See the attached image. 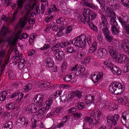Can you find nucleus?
<instances>
[{"label":"nucleus","mask_w":129,"mask_h":129,"mask_svg":"<svg viewBox=\"0 0 129 129\" xmlns=\"http://www.w3.org/2000/svg\"><path fill=\"white\" fill-rule=\"evenodd\" d=\"M125 86L118 82L112 83L109 87L111 93L118 95L121 94L124 90Z\"/></svg>","instance_id":"f257e3e1"},{"label":"nucleus","mask_w":129,"mask_h":129,"mask_svg":"<svg viewBox=\"0 0 129 129\" xmlns=\"http://www.w3.org/2000/svg\"><path fill=\"white\" fill-rule=\"evenodd\" d=\"M101 19L102 21L100 23V28L102 30L103 33L105 36L109 35L110 34V32L108 29V21L104 15H102Z\"/></svg>","instance_id":"f03ea898"},{"label":"nucleus","mask_w":129,"mask_h":129,"mask_svg":"<svg viewBox=\"0 0 129 129\" xmlns=\"http://www.w3.org/2000/svg\"><path fill=\"white\" fill-rule=\"evenodd\" d=\"M104 64L114 74H116L117 75H120L121 73V70L119 68L113 65L110 62L107 61H105L104 62Z\"/></svg>","instance_id":"7ed1b4c3"},{"label":"nucleus","mask_w":129,"mask_h":129,"mask_svg":"<svg viewBox=\"0 0 129 129\" xmlns=\"http://www.w3.org/2000/svg\"><path fill=\"white\" fill-rule=\"evenodd\" d=\"M81 36H80L74 39V45L79 48L84 47L86 44V39H84L82 41Z\"/></svg>","instance_id":"20e7f679"},{"label":"nucleus","mask_w":129,"mask_h":129,"mask_svg":"<svg viewBox=\"0 0 129 129\" xmlns=\"http://www.w3.org/2000/svg\"><path fill=\"white\" fill-rule=\"evenodd\" d=\"M114 58L116 59L118 63H123L127 65L129 63L128 58L123 54L119 53Z\"/></svg>","instance_id":"39448f33"},{"label":"nucleus","mask_w":129,"mask_h":129,"mask_svg":"<svg viewBox=\"0 0 129 129\" xmlns=\"http://www.w3.org/2000/svg\"><path fill=\"white\" fill-rule=\"evenodd\" d=\"M43 96L41 94H38L35 96L32 101L34 105H43L44 104Z\"/></svg>","instance_id":"423d86ee"},{"label":"nucleus","mask_w":129,"mask_h":129,"mask_svg":"<svg viewBox=\"0 0 129 129\" xmlns=\"http://www.w3.org/2000/svg\"><path fill=\"white\" fill-rule=\"evenodd\" d=\"M108 53L107 51L105 48L100 47L99 48L96 52V55L99 58H105Z\"/></svg>","instance_id":"0eeeda50"},{"label":"nucleus","mask_w":129,"mask_h":129,"mask_svg":"<svg viewBox=\"0 0 129 129\" xmlns=\"http://www.w3.org/2000/svg\"><path fill=\"white\" fill-rule=\"evenodd\" d=\"M119 115L116 114L113 116V115L108 116V122L110 125H112L113 124L114 126L117 125V122L119 118Z\"/></svg>","instance_id":"6e6552de"},{"label":"nucleus","mask_w":129,"mask_h":129,"mask_svg":"<svg viewBox=\"0 0 129 129\" xmlns=\"http://www.w3.org/2000/svg\"><path fill=\"white\" fill-rule=\"evenodd\" d=\"M104 10H106V15L108 17H111V18L110 21L111 20H115V18L116 17L115 13L114 12L112 9H111L110 8H108L107 7H105Z\"/></svg>","instance_id":"1a4fd4ad"},{"label":"nucleus","mask_w":129,"mask_h":129,"mask_svg":"<svg viewBox=\"0 0 129 129\" xmlns=\"http://www.w3.org/2000/svg\"><path fill=\"white\" fill-rule=\"evenodd\" d=\"M110 23L112 25L111 27L112 32L114 35H117L119 33V29L117 27L118 24L115 20L110 21Z\"/></svg>","instance_id":"9d476101"},{"label":"nucleus","mask_w":129,"mask_h":129,"mask_svg":"<svg viewBox=\"0 0 129 129\" xmlns=\"http://www.w3.org/2000/svg\"><path fill=\"white\" fill-rule=\"evenodd\" d=\"M106 48L107 49L110 55L112 56L114 58L117 55H118L119 53L116 49L112 46H107Z\"/></svg>","instance_id":"9b49d317"},{"label":"nucleus","mask_w":129,"mask_h":129,"mask_svg":"<svg viewBox=\"0 0 129 129\" xmlns=\"http://www.w3.org/2000/svg\"><path fill=\"white\" fill-rule=\"evenodd\" d=\"M123 46L121 45L120 47H123L124 51L127 53L129 54V41L126 39H124L122 42Z\"/></svg>","instance_id":"f8f14e48"},{"label":"nucleus","mask_w":129,"mask_h":129,"mask_svg":"<svg viewBox=\"0 0 129 129\" xmlns=\"http://www.w3.org/2000/svg\"><path fill=\"white\" fill-rule=\"evenodd\" d=\"M28 123V121L26 122V119L24 117L21 116L18 118L17 120L16 124L18 126L22 127L24 125H26Z\"/></svg>","instance_id":"ddd939ff"},{"label":"nucleus","mask_w":129,"mask_h":129,"mask_svg":"<svg viewBox=\"0 0 129 129\" xmlns=\"http://www.w3.org/2000/svg\"><path fill=\"white\" fill-rule=\"evenodd\" d=\"M82 92L78 90L75 91H71L70 94L68 95L69 96V99H73L75 96H76L77 97L80 98L82 96L81 94Z\"/></svg>","instance_id":"4468645a"},{"label":"nucleus","mask_w":129,"mask_h":129,"mask_svg":"<svg viewBox=\"0 0 129 129\" xmlns=\"http://www.w3.org/2000/svg\"><path fill=\"white\" fill-rule=\"evenodd\" d=\"M51 105L44 106L45 107H43L40 108L38 112V114L37 115L38 117H40L43 115L45 112L46 110H48Z\"/></svg>","instance_id":"2eb2a0df"},{"label":"nucleus","mask_w":129,"mask_h":129,"mask_svg":"<svg viewBox=\"0 0 129 129\" xmlns=\"http://www.w3.org/2000/svg\"><path fill=\"white\" fill-rule=\"evenodd\" d=\"M85 69V68L84 66L82 65L79 66L75 71L74 73L77 76H79L81 74H82L84 73Z\"/></svg>","instance_id":"dca6fc26"},{"label":"nucleus","mask_w":129,"mask_h":129,"mask_svg":"<svg viewBox=\"0 0 129 129\" xmlns=\"http://www.w3.org/2000/svg\"><path fill=\"white\" fill-rule=\"evenodd\" d=\"M55 55L56 59L59 61H61L64 56L63 52L59 50L57 53H55Z\"/></svg>","instance_id":"f3484780"},{"label":"nucleus","mask_w":129,"mask_h":129,"mask_svg":"<svg viewBox=\"0 0 129 129\" xmlns=\"http://www.w3.org/2000/svg\"><path fill=\"white\" fill-rule=\"evenodd\" d=\"M94 99V96H92L91 94H88L85 98V103L87 104H91L93 103Z\"/></svg>","instance_id":"a211bd4d"},{"label":"nucleus","mask_w":129,"mask_h":129,"mask_svg":"<svg viewBox=\"0 0 129 129\" xmlns=\"http://www.w3.org/2000/svg\"><path fill=\"white\" fill-rule=\"evenodd\" d=\"M26 21L24 18H22L20 19L15 27V29H17L18 28H19L20 29L21 27L22 28H22H23L26 24Z\"/></svg>","instance_id":"6ab92c4d"},{"label":"nucleus","mask_w":129,"mask_h":129,"mask_svg":"<svg viewBox=\"0 0 129 129\" xmlns=\"http://www.w3.org/2000/svg\"><path fill=\"white\" fill-rule=\"evenodd\" d=\"M12 114L11 112H5L2 114V116L6 120H10L12 118Z\"/></svg>","instance_id":"aec40b11"},{"label":"nucleus","mask_w":129,"mask_h":129,"mask_svg":"<svg viewBox=\"0 0 129 129\" xmlns=\"http://www.w3.org/2000/svg\"><path fill=\"white\" fill-rule=\"evenodd\" d=\"M6 108L7 110H12L15 111L19 109L20 107L17 105H6Z\"/></svg>","instance_id":"412c9836"},{"label":"nucleus","mask_w":129,"mask_h":129,"mask_svg":"<svg viewBox=\"0 0 129 129\" xmlns=\"http://www.w3.org/2000/svg\"><path fill=\"white\" fill-rule=\"evenodd\" d=\"M82 3L84 6L88 7L94 9H96L97 7L92 3H89L87 2H82Z\"/></svg>","instance_id":"4be33fe9"},{"label":"nucleus","mask_w":129,"mask_h":129,"mask_svg":"<svg viewBox=\"0 0 129 129\" xmlns=\"http://www.w3.org/2000/svg\"><path fill=\"white\" fill-rule=\"evenodd\" d=\"M7 41L8 42V45H14L16 42L14 39L11 37H8L7 39Z\"/></svg>","instance_id":"5701e85b"},{"label":"nucleus","mask_w":129,"mask_h":129,"mask_svg":"<svg viewBox=\"0 0 129 129\" xmlns=\"http://www.w3.org/2000/svg\"><path fill=\"white\" fill-rule=\"evenodd\" d=\"M101 112L100 111L99 112L97 110H96L94 116L95 121H99L101 118Z\"/></svg>","instance_id":"b1692460"},{"label":"nucleus","mask_w":129,"mask_h":129,"mask_svg":"<svg viewBox=\"0 0 129 129\" xmlns=\"http://www.w3.org/2000/svg\"><path fill=\"white\" fill-rule=\"evenodd\" d=\"M24 0H17V7L16 9H21L23 6V5Z\"/></svg>","instance_id":"393cba45"},{"label":"nucleus","mask_w":129,"mask_h":129,"mask_svg":"<svg viewBox=\"0 0 129 129\" xmlns=\"http://www.w3.org/2000/svg\"><path fill=\"white\" fill-rule=\"evenodd\" d=\"M1 96L0 97V100L3 101L6 99V96L7 95V92L6 91H3L1 92Z\"/></svg>","instance_id":"a878e982"},{"label":"nucleus","mask_w":129,"mask_h":129,"mask_svg":"<svg viewBox=\"0 0 129 129\" xmlns=\"http://www.w3.org/2000/svg\"><path fill=\"white\" fill-rule=\"evenodd\" d=\"M9 31L8 30L6 29L5 27H3L2 29L1 30L0 35L1 36H5L7 33Z\"/></svg>","instance_id":"bb28decb"},{"label":"nucleus","mask_w":129,"mask_h":129,"mask_svg":"<svg viewBox=\"0 0 129 129\" xmlns=\"http://www.w3.org/2000/svg\"><path fill=\"white\" fill-rule=\"evenodd\" d=\"M32 88V84L29 83L27 85V86H25V88L23 89V90L25 92H26L30 90Z\"/></svg>","instance_id":"cd10ccee"},{"label":"nucleus","mask_w":129,"mask_h":129,"mask_svg":"<svg viewBox=\"0 0 129 129\" xmlns=\"http://www.w3.org/2000/svg\"><path fill=\"white\" fill-rule=\"evenodd\" d=\"M54 96L52 95L48 99L46 102V105H51L53 102Z\"/></svg>","instance_id":"c85d7f7f"},{"label":"nucleus","mask_w":129,"mask_h":129,"mask_svg":"<svg viewBox=\"0 0 129 129\" xmlns=\"http://www.w3.org/2000/svg\"><path fill=\"white\" fill-rule=\"evenodd\" d=\"M66 49L67 52L69 53H73L76 51V50L74 49L73 47L71 46H68Z\"/></svg>","instance_id":"c756f323"},{"label":"nucleus","mask_w":129,"mask_h":129,"mask_svg":"<svg viewBox=\"0 0 129 129\" xmlns=\"http://www.w3.org/2000/svg\"><path fill=\"white\" fill-rule=\"evenodd\" d=\"M67 63L66 62H63L61 65V70L62 73H65L66 71Z\"/></svg>","instance_id":"7c9ffc66"},{"label":"nucleus","mask_w":129,"mask_h":129,"mask_svg":"<svg viewBox=\"0 0 129 129\" xmlns=\"http://www.w3.org/2000/svg\"><path fill=\"white\" fill-rule=\"evenodd\" d=\"M13 125L12 122L11 121L6 122L4 124L5 126H6L9 129H11L12 128Z\"/></svg>","instance_id":"2f4dec72"},{"label":"nucleus","mask_w":129,"mask_h":129,"mask_svg":"<svg viewBox=\"0 0 129 129\" xmlns=\"http://www.w3.org/2000/svg\"><path fill=\"white\" fill-rule=\"evenodd\" d=\"M72 77V75H71L68 74L65 76V78H64V79L66 82H69L71 80Z\"/></svg>","instance_id":"473e14b6"},{"label":"nucleus","mask_w":129,"mask_h":129,"mask_svg":"<svg viewBox=\"0 0 129 129\" xmlns=\"http://www.w3.org/2000/svg\"><path fill=\"white\" fill-rule=\"evenodd\" d=\"M84 17V18L85 21L87 23H89L90 22H92V20L91 19L90 17L89 16H86L83 15Z\"/></svg>","instance_id":"72a5a7b5"},{"label":"nucleus","mask_w":129,"mask_h":129,"mask_svg":"<svg viewBox=\"0 0 129 129\" xmlns=\"http://www.w3.org/2000/svg\"><path fill=\"white\" fill-rule=\"evenodd\" d=\"M89 25L91 28L94 31L97 32L98 31V29L96 26L94 25L92 22H90L89 23Z\"/></svg>","instance_id":"f704fd0d"},{"label":"nucleus","mask_w":129,"mask_h":129,"mask_svg":"<svg viewBox=\"0 0 129 129\" xmlns=\"http://www.w3.org/2000/svg\"><path fill=\"white\" fill-rule=\"evenodd\" d=\"M28 34L26 33H23L20 36L19 38L20 39H26L28 37Z\"/></svg>","instance_id":"c9c22d12"},{"label":"nucleus","mask_w":129,"mask_h":129,"mask_svg":"<svg viewBox=\"0 0 129 129\" xmlns=\"http://www.w3.org/2000/svg\"><path fill=\"white\" fill-rule=\"evenodd\" d=\"M1 18L2 20L6 22H10V18L9 17H6L5 15H3L2 16Z\"/></svg>","instance_id":"e433bc0d"},{"label":"nucleus","mask_w":129,"mask_h":129,"mask_svg":"<svg viewBox=\"0 0 129 129\" xmlns=\"http://www.w3.org/2000/svg\"><path fill=\"white\" fill-rule=\"evenodd\" d=\"M103 102H102V103H101V102L99 101H98L96 103V104H98V105H100V104H106L107 105L110 104H112V102H111L110 101H106V102H104L103 103Z\"/></svg>","instance_id":"4c0bfd02"},{"label":"nucleus","mask_w":129,"mask_h":129,"mask_svg":"<svg viewBox=\"0 0 129 129\" xmlns=\"http://www.w3.org/2000/svg\"><path fill=\"white\" fill-rule=\"evenodd\" d=\"M97 15V14L96 13L92 11V12H91V13L89 16H90L91 19L92 20L96 18Z\"/></svg>","instance_id":"58836bf2"},{"label":"nucleus","mask_w":129,"mask_h":129,"mask_svg":"<svg viewBox=\"0 0 129 129\" xmlns=\"http://www.w3.org/2000/svg\"><path fill=\"white\" fill-rule=\"evenodd\" d=\"M25 110L26 111L28 110L29 111V112L30 113H31L34 112V109H32L31 105H28L26 108H25Z\"/></svg>","instance_id":"ea45409f"},{"label":"nucleus","mask_w":129,"mask_h":129,"mask_svg":"<svg viewBox=\"0 0 129 129\" xmlns=\"http://www.w3.org/2000/svg\"><path fill=\"white\" fill-rule=\"evenodd\" d=\"M92 12V11L90 9H87L84 10V13L87 16H89L91 13V12Z\"/></svg>","instance_id":"a19ab883"},{"label":"nucleus","mask_w":129,"mask_h":129,"mask_svg":"<svg viewBox=\"0 0 129 129\" xmlns=\"http://www.w3.org/2000/svg\"><path fill=\"white\" fill-rule=\"evenodd\" d=\"M123 27L127 33H128V34H129V24L127 23L125 24Z\"/></svg>","instance_id":"79ce46f5"},{"label":"nucleus","mask_w":129,"mask_h":129,"mask_svg":"<svg viewBox=\"0 0 129 129\" xmlns=\"http://www.w3.org/2000/svg\"><path fill=\"white\" fill-rule=\"evenodd\" d=\"M17 97L16 99L17 100V98H18L19 100H20L23 97V94L22 92H17Z\"/></svg>","instance_id":"37998d69"},{"label":"nucleus","mask_w":129,"mask_h":129,"mask_svg":"<svg viewBox=\"0 0 129 129\" xmlns=\"http://www.w3.org/2000/svg\"><path fill=\"white\" fill-rule=\"evenodd\" d=\"M118 105H110L109 107V109L111 111H113L115 110H117L118 108Z\"/></svg>","instance_id":"c03bdc74"},{"label":"nucleus","mask_w":129,"mask_h":129,"mask_svg":"<svg viewBox=\"0 0 129 129\" xmlns=\"http://www.w3.org/2000/svg\"><path fill=\"white\" fill-rule=\"evenodd\" d=\"M85 120L86 122H89V125L91 124L93 120L92 119L90 118V117H85Z\"/></svg>","instance_id":"a18cd8bd"},{"label":"nucleus","mask_w":129,"mask_h":129,"mask_svg":"<svg viewBox=\"0 0 129 129\" xmlns=\"http://www.w3.org/2000/svg\"><path fill=\"white\" fill-rule=\"evenodd\" d=\"M105 37L107 41L108 42H111L113 40V37L110 36V35L106 36H105Z\"/></svg>","instance_id":"49530a36"},{"label":"nucleus","mask_w":129,"mask_h":129,"mask_svg":"<svg viewBox=\"0 0 129 129\" xmlns=\"http://www.w3.org/2000/svg\"><path fill=\"white\" fill-rule=\"evenodd\" d=\"M121 1L122 2V4L124 6L128 7L129 6V4L128 3H129V0H122Z\"/></svg>","instance_id":"de8ad7c7"},{"label":"nucleus","mask_w":129,"mask_h":129,"mask_svg":"<svg viewBox=\"0 0 129 129\" xmlns=\"http://www.w3.org/2000/svg\"><path fill=\"white\" fill-rule=\"evenodd\" d=\"M76 58H78V60H80L84 57V55L83 53H78Z\"/></svg>","instance_id":"09e8293b"},{"label":"nucleus","mask_w":129,"mask_h":129,"mask_svg":"<svg viewBox=\"0 0 129 129\" xmlns=\"http://www.w3.org/2000/svg\"><path fill=\"white\" fill-rule=\"evenodd\" d=\"M50 47L49 45L48 44H45L41 48V50H44L45 49H47Z\"/></svg>","instance_id":"8fccbe9b"},{"label":"nucleus","mask_w":129,"mask_h":129,"mask_svg":"<svg viewBox=\"0 0 129 129\" xmlns=\"http://www.w3.org/2000/svg\"><path fill=\"white\" fill-rule=\"evenodd\" d=\"M73 114L74 115L73 116L75 118H78L81 117V114L80 113H73Z\"/></svg>","instance_id":"3c124183"},{"label":"nucleus","mask_w":129,"mask_h":129,"mask_svg":"<svg viewBox=\"0 0 129 129\" xmlns=\"http://www.w3.org/2000/svg\"><path fill=\"white\" fill-rule=\"evenodd\" d=\"M97 39L100 44H102L103 42V40L100 35H99L97 37Z\"/></svg>","instance_id":"603ef678"},{"label":"nucleus","mask_w":129,"mask_h":129,"mask_svg":"<svg viewBox=\"0 0 129 129\" xmlns=\"http://www.w3.org/2000/svg\"><path fill=\"white\" fill-rule=\"evenodd\" d=\"M72 27L71 26H69L67 28L66 31L65 33L66 34H68L70 33L72 30Z\"/></svg>","instance_id":"864d4df0"},{"label":"nucleus","mask_w":129,"mask_h":129,"mask_svg":"<svg viewBox=\"0 0 129 129\" xmlns=\"http://www.w3.org/2000/svg\"><path fill=\"white\" fill-rule=\"evenodd\" d=\"M118 19L121 24H122V27L124 26V25L126 23L125 22V21H124L123 19H122L121 17H119L118 18Z\"/></svg>","instance_id":"5fc2aeb1"},{"label":"nucleus","mask_w":129,"mask_h":129,"mask_svg":"<svg viewBox=\"0 0 129 129\" xmlns=\"http://www.w3.org/2000/svg\"><path fill=\"white\" fill-rule=\"evenodd\" d=\"M60 99V101L62 102H65L66 100V97L65 95H62L59 97Z\"/></svg>","instance_id":"6e6d98bb"},{"label":"nucleus","mask_w":129,"mask_h":129,"mask_svg":"<svg viewBox=\"0 0 129 129\" xmlns=\"http://www.w3.org/2000/svg\"><path fill=\"white\" fill-rule=\"evenodd\" d=\"M98 2H99V3L103 8L105 7V4L104 3V1L103 0H96Z\"/></svg>","instance_id":"4d7b16f0"},{"label":"nucleus","mask_w":129,"mask_h":129,"mask_svg":"<svg viewBox=\"0 0 129 129\" xmlns=\"http://www.w3.org/2000/svg\"><path fill=\"white\" fill-rule=\"evenodd\" d=\"M51 8L54 12L56 13L57 12V8L54 5L51 6Z\"/></svg>","instance_id":"13d9d810"},{"label":"nucleus","mask_w":129,"mask_h":129,"mask_svg":"<svg viewBox=\"0 0 129 129\" xmlns=\"http://www.w3.org/2000/svg\"><path fill=\"white\" fill-rule=\"evenodd\" d=\"M82 104H84L83 102H81L79 101H78L77 100L75 99L74 102V104L76 105H82Z\"/></svg>","instance_id":"bf43d9fd"},{"label":"nucleus","mask_w":129,"mask_h":129,"mask_svg":"<svg viewBox=\"0 0 129 129\" xmlns=\"http://www.w3.org/2000/svg\"><path fill=\"white\" fill-rule=\"evenodd\" d=\"M76 109H77V108L72 107L68 111L69 113H71L76 111Z\"/></svg>","instance_id":"052dcab7"},{"label":"nucleus","mask_w":129,"mask_h":129,"mask_svg":"<svg viewBox=\"0 0 129 129\" xmlns=\"http://www.w3.org/2000/svg\"><path fill=\"white\" fill-rule=\"evenodd\" d=\"M74 39L73 40L69 41L68 42H65L66 46L68 45H69L73 44L74 45Z\"/></svg>","instance_id":"680f3d73"},{"label":"nucleus","mask_w":129,"mask_h":129,"mask_svg":"<svg viewBox=\"0 0 129 129\" xmlns=\"http://www.w3.org/2000/svg\"><path fill=\"white\" fill-rule=\"evenodd\" d=\"M29 76V74L27 72L24 73L23 75V77L25 79H28Z\"/></svg>","instance_id":"e2e57ef3"},{"label":"nucleus","mask_w":129,"mask_h":129,"mask_svg":"<svg viewBox=\"0 0 129 129\" xmlns=\"http://www.w3.org/2000/svg\"><path fill=\"white\" fill-rule=\"evenodd\" d=\"M97 46V44L95 41H94L92 44V46L91 47L93 48L94 49L96 50Z\"/></svg>","instance_id":"0e129e2a"},{"label":"nucleus","mask_w":129,"mask_h":129,"mask_svg":"<svg viewBox=\"0 0 129 129\" xmlns=\"http://www.w3.org/2000/svg\"><path fill=\"white\" fill-rule=\"evenodd\" d=\"M10 19V22L11 23L13 22L14 21H15L17 20V18L16 16H13V17L12 18Z\"/></svg>","instance_id":"69168bd1"},{"label":"nucleus","mask_w":129,"mask_h":129,"mask_svg":"<svg viewBox=\"0 0 129 129\" xmlns=\"http://www.w3.org/2000/svg\"><path fill=\"white\" fill-rule=\"evenodd\" d=\"M91 38L89 36H88L87 37V43L88 45H90L91 44Z\"/></svg>","instance_id":"338daca9"},{"label":"nucleus","mask_w":129,"mask_h":129,"mask_svg":"<svg viewBox=\"0 0 129 129\" xmlns=\"http://www.w3.org/2000/svg\"><path fill=\"white\" fill-rule=\"evenodd\" d=\"M123 71L125 72H126L129 71V66H125L124 69Z\"/></svg>","instance_id":"774afa93"}]
</instances>
